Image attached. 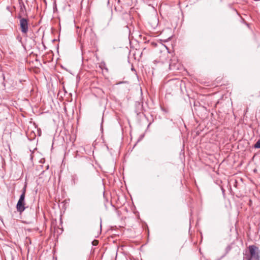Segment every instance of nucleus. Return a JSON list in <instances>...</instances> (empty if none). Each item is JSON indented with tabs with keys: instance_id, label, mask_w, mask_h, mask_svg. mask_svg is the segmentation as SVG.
I'll use <instances>...</instances> for the list:
<instances>
[{
	"instance_id": "10",
	"label": "nucleus",
	"mask_w": 260,
	"mask_h": 260,
	"mask_svg": "<svg viewBox=\"0 0 260 260\" xmlns=\"http://www.w3.org/2000/svg\"><path fill=\"white\" fill-rule=\"evenodd\" d=\"M18 40H19V41H21V38H18Z\"/></svg>"
},
{
	"instance_id": "7",
	"label": "nucleus",
	"mask_w": 260,
	"mask_h": 260,
	"mask_svg": "<svg viewBox=\"0 0 260 260\" xmlns=\"http://www.w3.org/2000/svg\"><path fill=\"white\" fill-rule=\"evenodd\" d=\"M254 147L260 148V140H258L254 145Z\"/></svg>"
},
{
	"instance_id": "9",
	"label": "nucleus",
	"mask_w": 260,
	"mask_h": 260,
	"mask_svg": "<svg viewBox=\"0 0 260 260\" xmlns=\"http://www.w3.org/2000/svg\"><path fill=\"white\" fill-rule=\"evenodd\" d=\"M173 65H172V63H171L170 64V69L171 70H173V69H174L173 68Z\"/></svg>"
},
{
	"instance_id": "5",
	"label": "nucleus",
	"mask_w": 260,
	"mask_h": 260,
	"mask_svg": "<svg viewBox=\"0 0 260 260\" xmlns=\"http://www.w3.org/2000/svg\"><path fill=\"white\" fill-rule=\"evenodd\" d=\"M26 185H25L22 189V193L20 196L18 201L25 202Z\"/></svg>"
},
{
	"instance_id": "4",
	"label": "nucleus",
	"mask_w": 260,
	"mask_h": 260,
	"mask_svg": "<svg viewBox=\"0 0 260 260\" xmlns=\"http://www.w3.org/2000/svg\"><path fill=\"white\" fill-rule=\"evenodd\" d=\"M25 202L18 201L16 205V209L20 214H21L27 208L25 207Z\"/></svg>"
},
{
	"instance_id": "6",
	"label": "nucleus",
	"mask_w": 260,
	"mask_h": 260,
	"mask_svg": "<svg viewBox=\"0 0 260 260\" xmlns=\"http://www.w3.org/2000/svg\"><path fill=\"white\" fill-rule=\"evenodd\" d=\"M72 180L74 185L76 184L78 182V177L77 175L74 174L72 176Z\"/></svg>"
},
{
	"instance_id": "8",
	"label": "nucleus",
	"mask_w": 260,
	"mask_h": 260,
	"mask_svg": "<svg viewBox=\"0 0 260 260\" xmlns=\"http://www.w3.org/2000/svg\"><path fill=\"white\" fill-rule=\"evenodd\" d=\"M98 243V242L96 240H94V241L92 242V244L94 245H96Z\"/></svg>"
},
{
	"instance_id": "2",
	"label": "nucleus",
	"mask_w": 260,
	"mask_h": 260,
	"mask_svg": "<svg viewBox=\"0 0 260 260\" xmlns=\"http://www.w3.org/2000/svg\"><path fill=\"white\" fill-rule=\"evenodd\" d=\"M20 29L23 34H26L28 30V19L19 15Z\"/></svg>"
},
{
	"instance_id": "11",
	"label": "nucleus",
	"mask_w": 260,
	"mask_h": 260,
	"mask_svg": "<svg viewBox=\"0 0 260 260\" xmlns=\"http://www.w3.org/2000/svg\"><path fill=\"white\" fill-rule=\"evenodd\" d=\"M18 40H19V41H21V38H18Z\"/></svg>"
},
{
	"instance_id": "1",
	"label": "nucleus",
	"mask_w": 260,
	"mask_h": 260,
	"mask_svg": "<svg viewBox=\"0 0 260 260\" xmlns=\"http://www.w3.org/2000/svg\"><path fill=\"white\" fill-rule=\"evenodd\" d=\"M260 250L255 245H249L248 251L244 254L246 260H259Z\"/></svg>"
},
{
	"instance_id": "3",
	"label": "nucleus",
	"mask_w": 260,
	"mask_h": 260,
	"mask_svg": "<svg viewBox=\"0 0 260 260\" xmlns=\"http://www.w3.org/2000/svg\"><path fill=\"white\" fill-rule=\"evenodd\" d=\"M25 217L28 220H34L35 219V211L34 209L30 208L28 211L25 212Z\"/></svg>"
}]
</instances>
